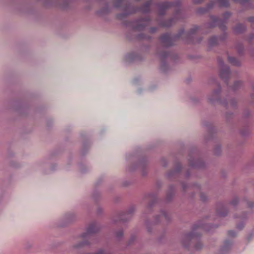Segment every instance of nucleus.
<instances>
[{"label": "nucleus", "instance_id": "nucleus-1", "mask_svg": "<svg viewBox=\"0 0 254 254\" xmlns=\"http://www.w3.org/2000/svg\"><path fill=\"white\" fill-rule=\"evenodd\" d=\"M219 63L220 64H222L220 71V76L222 79H226L230 76L229 68L227 66L224 65L222 61H219Z\"/></svg>", "mask_w": 254, "mask_h": 254}, {"label": "nucleus", "instance_id": "nucleus-2", "mask_svg": "<svg viewBox=\"0 0 254 254\" xmlns=\"http://www.w3.org/2000/svg\"><path fill=\"white\" fill-rule=\"evenodd\" d=\"M160 39L162 43L165 46H170L173 44L172 38H171L170 35L168 33H166L162 35L160 37Z\"/></svg>", "mask_w": 254, "mask_h": 254}, {"label": "nucleus", "instance_id": "nucleus-3", "mask_svg": "<svg viewBox=\"0 0 254 254\" xmlns=\"http://www.w3.org/2000/svg\"><path fill=\"white\" fill-rule=\"evenodd\" d=\"M98 231V228L95 224H91L88 228L87 232L82 235L83 239L88 238L89 236L93 233H96Z\"/></svg>", "mask_w": 254, "mask_h": 254}, {"label": "nucleus", "instance_id": "nucleus-4", "mask_svg": "<svg viewBox=\"0 0 254 254\" xmlns=\"http://www.w3.org/2000/svg\"><path fill=\"white\" fill-rule=\"evenodd\" d=\"M228 59L229 62L232 65L236 66H239L240 65V62L234 57H228Z\"/></svg>", "mask_w": 254, "mask_h": 254}, {"label": "nucleus", "instance_id": "nucleus-5", "mask_svg": "<svg viewBox=\"0 0 254 254\" xmlns=\"http://www.w3.org/2000/svg\"><path fill=\"white\" fill-rule=\"evenodd\" d=\"M245 29V27L244 25L240 24L237 25L235 28V31L237 32H242Z\"/></svg>", "mask_w": 254, "mask_h": 254}, {"label": "nucleus", "instance_id": "nucleus-6", "mask_svg": "<svg viewBox=\"0 0 254 254\" xmlns=\"http://www.w3.org/2000/svg\"><path fill=\"white\" fill-rule=\"evenodd\" d=\"M218 2L220 6L227 7L229 6L228 0H218Z\"/></svg>", "mask_w": 254, "mask_h": 254}, {"label": "nucleus", "instance_id": "nucleus-7", "mask_svg": "<svg viewBox=\"0 0 254 254\" xmlns=\"http://www.w3.org/2000/svg\"><path fill=\"white\" fill-rule=\"evenodd\" d=\"M210 45H215L217 44V37L215 36L212 37L209 39V41Z\"/></svg>", "mask_w": 254, "mask_h": 254}, {"label": "nucleus", "instance_id": "nucleus-8", "mask_svg": "<svg viewBox=\"0 0 254 254\" xmlns=\"http://www.w3.org/2000/svg\"><path fill=\"white\" fill-rule=\"evenodd\" d=\"M126 2V0H116L115 6L116 7H120L123 4Z\"/></svg>", "mask_w": 254, "mask_h": 254}, {"label": "nucleus", "instance_id": "nucleus-9", "mask_svg": "<svg viewBox=\"0 0 254 254\" xmlns=\"http://www.w3.org/2000/svg\"><path fill=\"white\" fill-rule=\"evenodd\" d=\"M160 6L162 9L165 10L170 6V3L168 2H165L161 3Z\"/></svg>", "mask_w": 254, "mask_h": 254}, {"label": "nucleus", "instance_id": "nucleus-10", "mask_svg": "<svg viewBox=\"0 0 254 254\" xmlns=\"http://www.w3.org/2000/svg\"><path fill=\"white\" fill-rule=\"evenodd\" d=\"M150 5V2H147V3H146L144 4V7L145 8V9L144 11L145 12H147V11H148L149 10Z\"/></svg>", "mask_w": 254, "mask_h": 254}, {"label": "nucleus", "instance_id": "nucleus-11", "mask_svg": "<svg viewBox=\"0 0 254 254\" xmlns=\"http://www.w3.org/2000/svg\"><path fill=\"white\" fill-rule=\"evenodd\" d=\"M241 84H242V83L240 81L236 82L234 85V88H237L238 87L240 86Z\"/></svg>", "mask_w": 254, "mask_h": 254}, {"label": "nucleus", "instance_id": "nucleus-12", "mask_svg": "<svg viewBox=\"0 0 254 254\" xmlns=\"http://www.w3.org/2000/svg\"><path fill=\"white\" fill-rule=\"evenodd\" d=\"M228 233V235L230 236H235V233L233 231H229Z\"/></svg>", "mask_w": 254, "mask_h": 254}, {"label": "nucleus", "instance_id": "nucleus-13", "mask_svg": "<svg viewBox=\"0 0 254 254\" xmlns=\"http://www.w3.org/2000/svg\"><path fill=\"white\" fill-rule=\"evenodd\" d=\"M143 28V26L140 25V26H137V27H136V29L137 30H142Z\"/></svg>", "mask_w": 254, "mask_h": 254}, {"label": "nucleus", "instance_id": "nucleus-14", "mask_svg": "<svg viewBox=\"0 0 254 254\" xmlns=\"http://www.w3.org/2000/svg\"><path fill=\"white\" fill-rule=\"evenodd\" d=\"M172 23H173L172 21L171 20V21H169V22L168 23L165 24L164 26H170L171 25Z\"/></svg>", "mask_w": 254, "mask_h": 254}, {"label": "nucleus", "instance_id": "nucleus-15", "mask_svg": "<svg viewBox=\"0 0 254 254\" xmlns=\"http://www.w3.org/2000/svg\"><path fill=\"white\" fill-rule=\"evenodd\" d=\"M234 1H238V2H241V3H243L246 1H247V0H234Z\"/></svg>", "mask_w": 254, "mask_h": 254}, {"label": "nucleus", "instance_id": "nucleus-16", "mask_svg": "<svg viewBox=\"0 0 254 254\" xmlns=\"http://www.w3.org/2000/svg\"><path fill=\"white\" fill-rule=\"evenodd\" d=\"M150 31L152 33L155 32L156 31V28L155 27L151 28Z\"/></svg>", "mask_w": 254, "mask_h": 254}, {"label": "nucleus", "instance_id": "nucleus-17", "mask_svg": "<svg viewBox=\"0 0 254 254\" xmlns=\"http://www.w3.org/2000/svg\"><path fill=\"white\" fill-rule=\"evenodd\" d=\"M195 3H199L202 1V0H194Z\"/></svg>", "mask_w": 254, "mask_h": 254}, {"label": "nucleus", "instance_id": "nucleus-18", "mask_svg": "<svg viewBox=\"0 0 254 254\" xmlns=\"http://www.w3.org/2000/svg\"><path fill=\"white\" fill-rule=\"evenodd\" d=\"M122 235H123V233H122V232H121V234H120V235H119H119H118V237L122 236Z\"/></svg>", "mask_w": 254, "mask_h": 254}, {"label": "nucleus", "instance_id": "nucleus-19", "mask_svg": "<svg viewBox=\"0 0 254 254\" xmlns=\"http://www.w3.org/2000/svg\"><path fill=\"white\" fill-rule=\"evenodd\" d=\"M84 244H87V243H85ZM83 245H84V244Z\"/></svg>", "mask_w": 254, "mask_h": 254}]
</instances>
